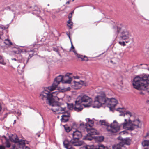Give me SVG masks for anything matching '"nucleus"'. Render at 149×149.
Here are the masks:
<instances>
[{
	"label": "nucleus",
	"instance_id": "39448f33",
	"mask_svg": "<svg viewBox=\"0 0 149 149\" xmlns=\"http://www.w3.org/2000/svg\"><path fill=\"white\" fill-rule=\"evenodd\" d=\"M72 78L67 75L64 77L59 75L55 79L52 86L48 87V89L50 91H53L57 88L60 82H61L63 83L70 84Z\"/></svg>",
	"mask_w": 149,
	"mask_h": 149
},
{
	"label": "nucleus",
	"instance_id": "4d7b16f0",
	"mask_svg": "<svg viewBox=\"0 0 149 149\" xmlns=\"http://www.w3.org/2000/svg\"><path fill=\"white\" fill-rule=\"evenodd\" d=\"M74 13V12L73 11H72L71 12V13H72V14L73 13Z\"/></svg>",
	"mask_w": 149,
	"mask_h": 149
},
{
	"label": "nucleus",
	"instance_id": "ddd939ff",
	"mask_svg": "<svg viewBox=\"0 0 149 149\" xmlns=\"http://www.w3.org/2000/svg\"><path fill=\"white\" fill-rule=\"evenodd\" d=\"M61 108H63L64 111H61V110H59L56 111V112H57L58 113H63V114L61 116L62 118L61 120H63V121L64 122H66L68 121V118L70 116V113L68 111H65L66 108H62V107ZM55 112H56V111Z\"/></svg>",
	"mask_w": 149,
	"mask_h": 149
},
{
	"label": "nucleus",
	"instance_id": "6e6d98bb",
	"mask_svg": "<svg viewBox=\"0 0 149 149\" xmlns=\"http://www.w3.org/2000/svg\"><path fill=\"white\" fill-rule=\"evenodd\" d=\"M32 55H29V57H31L32 56Z\"/></svg>",
	"mask_w": 149,
	"mask_h": 149
},
{
	"label": "nucleus",
	"instance_id": "1a4fd4ad",
	"mask_svg": "<svg viewBox=\"0 0 149 149\" xmlns=\"http://www.w3.org/2000/svg\"><path fill=\"white\" fill-rule=\"evenodd\" d=\"M107 98H106L104 95L97 96L95 98L93 107L99 108L102 104L107 105Z\"/></svg>",
	"mask_w": 149,
	"mask_h": 149
},
{
	"label": "nucleus",
	"instance_id": "680f3d73",
	"mask_svg": "<svg viewBox=\"0 0 149 149\" xmlns=\"http://www.w3.org/2000/svg\"><path fill=\"white\" fill-rule=\"evenodd\" d=\"M145 149H148V148H145Z\"/></svg>",
	"mask_w": 149,
	"mask_h": 149
},
{
	"label": "nucleus",
	"instance_id": "f704fd0d",
	"mask_svg": "<svg viewBox=\"0 0 149 149\" xmlns=\"http://www.w3.org/2000/svg\"><path fill=\"white\" fill-rule=\"evenodd\" d=\"M22 51H23L22 50H21V49H17V50L16 51H14V52L15 53H16V54H18L19 53H20L22 52Z\"/></svg>",
	"mask_w": 149,
	"mask_h": 149
},
{
	"label": "nucleus",
	"instance_id": "6e6552de",
	"mask_svg": "<svg viewBox=\"0 0 149 149\" xmlns=\"http://www.w3.org/2000/svg\"><path fill=\"white\" fill-rule=\"evenodd\" d=\"M118 139L120 140L121 141L118 144L113 145V149H126L125 145H130V144L131 140L129 138L123 139L120 137L118 138Z\"/></svg>",
	"mask_w": 149,
	"mask_h": 149
},
{
	"label": "nucleus",
	"instance_id": "f8f14e48",
	"mask_svg": "<svg viewBox=\"0 0 149 149\" xmlns=\"http://www.w3.org/2000/svg\"><path fill=\"white\" fill-rule=\"evenodd\" d=\"M20 9V6L14 3L12 4L10 6H8L5 8L6 10H9V11H11L13 12L14 14L15 13H19Z\"/></svg>",
	"mask_w": 149,
	"mask_h": 149
},
{
	"label": "nucleus",
	"instance_id": "c85d7f7f",
	"mask_svg": "<svg viewBox=\"0 0 149 149\" xmlns=\"http://www.w3.org/2000/svg\"><path fill=\"white\" fill-rule=\"evenodd\" d=\"M73 52L75 54L76 56L78 58H80L82 59V60H84L82 58L83 56H80V55L78 54L77 53V51L75 50H74Z\"/></svg>",
	"mask_w": 149,
	"mask_h": 149
},
{
	"label": "nucleus",
	"instance_id": "8fccbe9b",
	"mask_svg": "<svg viewBox=\"0 0 149 149\" xmlns=\"http://www.w3.org/2000/svg\"><path fill=\"white\" fill-rule=\"evenodd\" d=\"M1 109H2L1 106V104L0 103V112L1 111Z\"/></svg>",
	"mask_w": 149,
	"mask_h": 149
},
{
	"label": "nucleus",
	"instance_id": "ea45409f",
	"mask_svg": "<svg viewBox=\"0 0 149 149\" xmlns=\"http://www.w3.org/2000/svg\"><path fill=\"white\" fill-rule=\"evenodd\" d=\"M24 147L23 146H19L16 149H24Z\"/></svg>",
	"mask_w": 149,
	"mask_h": 149
},
{
	"label": "nucleus",
	"instance_id": "0e129e2a",
	"mask_svg": "<svg viewBox=\"0 0 149 149\" xmlns=\"http://www.w3.org/2000/svg\"><path fill=\"white\" fill-rule=\"evenodd\" d=\"M47 6H49V4H48Z\"/></svg>",
	"mask_w": 149,
	"mask_h": 149
},
{
	"label": "nucleus",
	"instance_id": "69168bd1",
	"mask_svg": "<svg viewBox=\"0 0 149 149\" xmlns=\"http://www.w3.org/2000/svg\"><path fill=\"white\" fill-rule=\"evenodd\" d=\"M28 59H27V62H28Z\"/></svg>",
	"mask_w": 149,
	"mask_h": 149
},
{
	"label": "nucleus",
	"instance_id": "5fc2aeb1",
	"mask_svg": "<svg viewBox=\"0 0 149 149\" xmlns=\"http://www.w3.org/2000/svg\"><path fill=\"white\" fill-rule=\"evenodd\" d=\"M25 142L26 143V144H28V141H26V140H25Z\"/></svg>",
	"mask_w": 149,
	"mask_h": 149
},
{
	"label": "nucleus",
	"instance_id": "2eb2a0df",
	"mask_svg": "<svg viewBox=\"0 0 149 149\" xmlns=\"http://www.w3.org/2000/svg\"><path fill=\"white\" fill-rule=\"evenodd\" d=\"M86 123L85 124L84 123H82L80 124L79 128L81 129H84V127L83 126V125H84V126H86L87 128L88 127H90L93 125V120H90L89 118H87L86 119Z\"/></svg>",
	"mask_w": 149,
	"mask_h": 149
},
{
	"label": "nucleus",
	"instance_id": "c03bdc74",
	"mask_svg": "<svg viewBox=\"0 0 149 149\" xmlns=\"http://www.w3.org/2000/svg\"><path fill=\"white\" fill-rule=\"evenodd\" d=\"M70 87H68L65 88V91H69L70 90Z\"/></svg>",
	"mask_w": 149,
	"mask_h": 149
},
{
	"label": "nucleus",
	"instance_id": "dca6fc26",
	"mask_svg": "<svg viewBox=\"0 0 149 149\" xmlns=\"http://www.w3.org/2000/svg\"><path fill=\"white\" fill-rule=\"evenodd\" d=\"M29 10V13H31L32 14L36 15H38L40 13V10L36 6L34 7H30Z\"/></svg>",
	"mask_w": 149,
	"mask_h": 149
},
{
	"label": "nucleus",
	"instance_id": "a19ab883",
	"mask_svg": "<svg viewBox=\"0 0 149 149\" xmlns=\"http://www.w3.org/2000/svg\"><path fill=\"white\" fill-rule=\"evenodd\" d=\"M11 60H12L15 61L16 62H17V63H19V60H17L15 58H11Z\"/></svg>",
	"mask_w": 149,
	"mask_h": 149
},
{
	"label": "nucleus",
	"instance_id": "473e14b6",
	"mask_svg": "<svg viewBox=\"0 0 149 149\" xmlns=\"http://www.w3.org/2000/svg\"><path fill=\"white\" fill-rule=\"evenodd\" d=\"M126 42L125 41H120L118 42V43L120 45H121L123 46H124L126 45L125 43Z\"/></svg>",
	"mask_w": 149,
	"mask_h": 149
},
{
	"label": "nucleus",
	"instance_id": "5701e85b",
	"mask_svg": "<svg viewBox=\"0 0 149 149\" xmlns=\"http://www.w3.org/2000/svg\"><path fill=\"white\" fill-rule=\"evenodd\" d=\"M67 107L68 109H69L70 110H72L73 109H74V104L72 103L70 104H67Z\"/></svg>",
	"mask_w": 149,
	"mask_h": 149
},
{
	"label": "nucleus",
	"instance_id": "aec40b11",
	"mask_svg": "<svg viewBox=\"0 0 149 149\" xmlns=\"http://www.w3.org/2000/svg\"><path fill=\"white\" fill-rule=\"evenodd\" d=\"M74 88L75 89H77L80 88L82 86V84L79 82L74 81V85H73Z\"/></svg>",
	"mask_w": 149,
	"mask_h": 149
},
{
	"label": "nucleus",
	"instance_id": "f03ea898",
	"mask_svg": "<svg viewBox=\"0 0 149 149\" xmlns=\"http://www.w3.org/2000/svg\"><path fill=\"white\" fill-rule=\"evenodd\" d=\"M116 111L120 113L119 116H127L128 117V119H125L124 122L120 125L121 127H122L123 129L130 131H132L135 129L140 127V121L139 119H136L132 121L131 120L130 117L132 116L131 112L127 111L124 112L125 109L123 108H118Z\"/></svg>",
	"mask_w": 149,
	"mask_h": 149
},
{
	"label": "nucleus",
	"instance_id": "3c124183",
	"mask_svg": "<svg viewBox=\"0 0 149 149\" xmlns=\"http://www.w3.org/2000/svg\"><path fill=\"white\" fill-rule=\"evenodd\" d=\"M25 149H30L29 147H28L27 146H26Z\"/></svg>",
	"mask_w": 149,
	"mask_h": 149
},
{
	"label": "nucleus",
	"instance_id": "de8ad7c7",
	"mask_svg": "<svg viewBox=\"0 0 149 149\" xmlns=\"http://www.w3.org/2000/svg\"><path fill=\"white\" fill-rule=\"evenodd\" d=\"M66 34L68 36V37L69 38V39L71 41V39L70 38V34L69 33H66Z\"/></svg>",
	"mask_w": 149,
	"mask_h": 149
},
{
	"label": "nucleus",
	"instance_id": "338daca9",
	"mask_svg": "<svg viewBox=\"0 0 149 149\" xmlns=\"http://www.w3.org/2000/svg\"><path fill=\"white\" fill-rule=\"evenodd\" d=\"M39 113L40 114V115H41V114H40V113Z\"/></svg>",
	"mask_w": 149,
	"mask_h": 149
},
{
	"label": "nucleus",
	"instance_id": "7c9ffc66",
	"mask_svg": "<svg viewBox=\"0 0 149 149\" xmlns=\"http://www.w3.org/2000/svg\"><path fill=\"white\" fill-rule=\"evenodd\" d=\"M143 77H146L147 78L145 80V81H146L147 82L146 83L148 84V85H147V86H148V85H149V74L148 76L145 75L144 76H143Z\"/></svg>",
	"mask_w": 149,
	"mask_h": 149
},
{
	"label": "nucleus",
	"instance_id": "4be33fe9",
	"mask_svg": "<svg viewBox=\"0 0 149 149\" xmlns=\"http://www.w3.org/2000/svg\"><path fill=\"white\" fill-rule=\"evenodd\" d=\"M73 23L71 20H68L67 22V26L70 29H72V27Z\"/></svg>",
	"mask_w": 149,
	"mask_h": 149
},
{
	"label": "nucleus",
	"instance_id": "2f4dec72",
	"mask_svg": "<svg viewBox=\"0 0 149 149\" xmlns=\"http://www.w3.org/2000/svg\"><path fill=\"white\" fill-rule=\"evenodd\" d=\"M97 140L99 141H102L104 140V137L102 136H99L97 137Z\"/></svg>",
	"mask_w": 149,
	"mask_h": 149
},
{
	"label": "nucleus",
	"instance_id": "052dcab7",
	"mask_svg": "<svg viewBox=\"0 0 149 149\" xmlns=\"http://www.w3.org/2000/svg\"><path fill=\"white\" fill-rule=\"evenodd\" d=\"M29 108L31 109H33V108H32V107H29Z\"/></svg>",
	"mask_w": 149,
	"mask_h": 149
},
{
	"label": "nucleus",
	"instance_id": "6ab92c4d",
	"mask_svg": "<svg viewBox=\"0 0 149 149\" xmlns=\"http://www.w3.org/2000/svg\"><path fill=\"white\" fill-rule=\"evenodd\" d=\"M93 139V136L88 133L86 135L84 136L83 138V139L87 141H91Z\"/></svg>",
	"mask_w": 149,
	"mask_h": 149
},
{
	"label": "nucleus",
	"instance_id": "72a5a7b5",
	"mask_svg": "<svg viewBox=\"0 0 149 149\" xmlns=\"http://www.w3.org/2000/svg\"><path fill=\"white\" fill-rule=\"evenodd\" d=\"M53 50L57 52V53H58V54H59V55H60V54H59V52L58 51V49L56 47H53Z\"/></svg>",
	"mask_w": 149,
	"mask_h": 149
},
{
	"label": "nucleus",
	"instance_id": "423d86ee",
	"mask_svg": "<svg viewBox=\"0 0 149 149\" xmlns=\"http://www.w3.org/2000/svg\"><path fill=\"white\" fill-rule=\"evenodd\" d=\"M147 78L143 77V76L142 77L139 76L136 77L133 79L132 84L134 87L138 90H143L145 89V86H147L148 84L146 83L145 80Z\"/></svg>",
	"mask_w": 149,
	"mask_h": 149
},
{
	"label": "nucleus",
	"instance_id": "cd10ccee",
	"mask_svg": "<svg viewBox=\"0 0 149 149\" xmlns=\"http://www.w3.org/2000/svg\"><path fill=\"white\" fill-rule=\"evenodd\" d=\"M0 64L6 65V63L4 62V59L0 55Z\"/></svg>",
	"mask_w": 149,
	"mask_h": 149
},
{
	"label": "nucleus",
	"instance_id": "79ce46f5",
	"mask_svg": "<svg viewBox=\"0 0 149 149\" xmlns=\"http://www.w3.org/2000/svg\"><path fill=\"white\" fill-rule=\"evenodd\" d=\"M24 51L25 52H36V50L35 49H33L32 50H30V51H27L26 50H24Z\"/></svg>",
	"mask_w": 149,
	"mask_h": 149
},
{
	"label": "nucleus",
	"instance_id": "4c0bfd02",
	"mask_svg": "<svg viewBox=\"0 0 149 149\" xmlns=\"http://www.w3.org/2000/svg\"><path fill=\"white\" fill-rule=\"evenodd\" d=\"M72 13H70L68 16V18H69V20H71L72 19Z\"/></svg>",
	"mask_w": 149,
	"mask_h": 149
},
{
	"label": "nucleus",
	"instance_id": "20e7f679",
	"mask_svg": "<svg viewBox=\"0 0 149 149\" xmlns=\"http://www.w3.org/2000/svg\"><path fill=\"white\" fill-rule=\"evenodd\" d=\"M92 102V99L86 95L79 96L75 101L74 110L79 112L82 110L83 106L85 107H89L91 106Z\"/></svg>",
	"mask_w": 149,
	"mask_h": 149
},
{
	"label": "nucleus",
	"instance_id": "9d476101",
	"mask_svg": "<svg viewBox=\"0 0 149 149\" xmlns=\"http://www.w3.org/2000/svg\"><path fill=\"white\" fill-rule=\"evenodd\" d=\"M81 131L76 130L75 131H73L72 133V139H74V142L79 143V142H81V143L80 145V146H82L84 143V142L83 141H80L79 139L80 138L83 136V132H84L83 130H81Z\"/></svg>",
	"mask_w": 149,
	"mask_h": 149
},
{
	"label": "nucleus",
	"instance_id": "c9c22d12",
	"mask_svg": "<svg viewBox=\"0 0 149 149\" xmlns=\"http://www.w3.org/2000/svg\"><path fill=\"white\" fill-rule=\"evenodd\" d=\"M145 89H143V90L146 91L149 93V85L148 86H145Z\"/></svg>",
	"mask_w": 149,
	"mask_h": 149
},
{
	"label": "nucleus",
	"instance_id": "412c9836",
	"mask_svg": "<svg viewBox=\"0 0 149 149\" xmlns=\"http://www.w3.org/2000/svg\"><path fill=\"white\" fill-rule=\"evenodd\" d=\"M25 65L24 63H21L20 64L18 65L17 67V70L18 71H23V69Z\"/></svg>",
	"mask_w": 149,
	"mask_h": 149
},
{
	"label": "nucleus",
	"instance_id": "f257e3e1",
	"mask_svg": "<svg viewBox=\"0 0 149 149\" xmlns=\"http://www.w3.org/2000/svg\"><path fill=\"white\" fill-rule=\"evenodd\" d=\"M60 93L59 91H55L50 92L45 90L42 92L40 94V98L43 100H45L46 102L49 105L53 107L51 109L53 112L61 110L64 111L60 106L58 101L60 98H58V95Z\"/></svg>",
	"mask_w": 149,
	"mask_h": 149
},
{
	"label": "nucleus",
	"instance_id": "bb28decb",
	"mask_svg": "<svg viewBox=\"0 0 149 149\" xmlns=\"http://www.w3.org/2000/svg\"><path fill=\"white\" fill-rule=\"evenodd\" d=\"M4 42L7 45H10L12 44V42L8 39H5L4 41Z\"/></svg>",
	"mask_w": 149,
	"mask_h": 149
},
{
	"label": "nucleus",
	"instance_id": "e433bc0d",
	"mask_svg": "<svg viewBox=\"0 0 149 149\" xmlns=\"http://www.w3.org/2000/svg\"><path fill=\"white\" fill-rule=\"evenodd\" d=\"M16 112L18 116H20L21 114V111L19 110H18Z\"/></svg>",
	"mask_w": 149,
	"mask_h": 149
},
{
	"label": "nucleus",
	"instance_id": "4468645a",
	"mask_svg": "<svg viewBox=\"0 0 149 149\" xmlns=\"http://www.w3.org/2000/svg\"><path fill=\"white\" fill-rule=\"evenodd\" d=\"M84 129H81V130H83L84 132H86L88 133H89L92 136H93L94 135L97 134L98 133L97 132V131L95 129L93 128L88 129L87 128V126L86 125L84 126L83 125Z\"/></svg>",
	"mask_w": 149,
	"mask_h": 149
},
{
	"label": "nucleus",
	"instance_id": "a211bd4d",
	"mask_svg": "<svg viewBox=\"0 0 149 149\" xmlns=\"http://www.w3.org/2000/svg\"><path fill=\"white\" fill-rule=\"evenodd\" d=\"M10 139L11 141L15 143H17L19 141V139L17 136L15 134L12 135L11 137H10Z\"/></svg>",
	"mask_w": 149,
	"mask_h": 149
},
{
	"label": "nucleus",
	"instance_id": "7ed1b4c3",
	"mask_svg": "<svg viewBox=\"0 0 149 149\" xmlns=\"http://www.w3.org/2000/svg\"><path fill=\"white\" fill-rule=\"evenodd\" d=\"M125 26L123 24L118 23L115 24L112 29L113 32L120 40H125L126 43L133 41L130 33L127 30H123Z\"/></svg>",
	"mask_w": 149,
	"mask_h": 149
},
{
	"label": "nucleus",
	"instance_id": "49530a36",
	"mask_svg": "<svg viewBox=\"0 0 149 149\" xmlns=\"http://www.w3.org/2000/svg\"><path fill=\"white\" fill-rule=\"evenodd\" d=\"M0 149H5V147L2 145H0Z\"/></svg>",
	"mask_w": 149,
	"mask_h": 149
},
{
	"label": "nucleus",
	"instance_id": "864d4df0",
	"mask_svg": "<svg viewBox=\"0 0 149 149\" xmlns=\"http://www.w3.org/2000/svg\"><path fill=\"white\" fill-rule=\"evenodd\" d=\"M70 3V1H68L66 2V4H69Z\"/></svg>",
	"mask_w": 149,
	"mask_h": 149
},
{
	"label": "nucleus",
	"instance_id": "a18cd8bd",
	"mask_svg": "<svg viewBox=\"0 0 149 149\" xmlns=\"http://www.w3.org/2000/svg\"><path fill=\"white\" fill-rule=\"evenodd\" d=\"M73 77L75 79H79L80 78L78 76H74Z\"/></svg>",
	"mask_w": 149,
	"mask_h": 149
},
{
	"label": "nucleus",
	"instance_id": "13d9d810",
	"mask_svg": "<svg viewBox=\"0 0 149 149\" xmlns=\"http://www.w3.org/2000/svg\"><path fill=\"white\" fill-rule=\"evenodd\" d=\"M40 136V135H39V134H38V137H39Z\"/></svg>",
	"mask_w": 149,
	"mask_h": 149
},
{
	"label": "nucleus",
	"instance_id": "393cba45",
	"mask_svg": "<svg viewBox=\"0 0 149 149\" xmlns=\"http://www.w3.org/2000/svg\"><path fill=\"white\" fill-rule=\"evenodd\" d=\"M18 143H19V146H23V147H24L25 144H26V143L25 142V140H19V141Z\"/></svg>",
	"mask_w": 149,
	"mask_h": 149
},
{
	"label": "nucleus",
	"instance_id": "b1692460",
	"mask_svg": "<svg viewBox=\"0 0 149 149\" xmlns=\"http://www.w3.org/2000/svg\"><path fill=\"white\" fill-rule=\"evenodd\" d=\"M142 144L143 146H149V141L144 140L142 143Z\"/></svg>",
	"mask_w": 149,
	"mask_h": 149
},
{
	"label": "nucleus",
	"instance_id": "37998d69",
	"mask_svg": "<svg viewBox=\"0 0 149 149\" xmlns=\"http://www.w3.org/2000/svg\"><path fill=\"white\" fill-rule=\"evenodd\" d=\"M114 60V59L113 58V59H112V60H111L110 61V62L112 63H113V64H115L116 63V62H113V61Z\"/></svg>",
	"mask_w": 149,
	"mask_h": 149
},
{
	"label": "nucleus",
	"instance_id": "e2e57ef3",
	"mask_svg": "<svg viewBox=\"0 0 149 149\" xmlns=\"http://www.w3.org/2000/svg\"><path fill=\"white\" fill-rule=\"evenodd\" d=\"M15 120L14 121V123H15Z\"/></svg>",
	"mask_w": 149,
	"mask_h": 149
},
{
	"label": "nucleus",
	"instance_id": "9b49d317",
	"mask_svg": "<svg viewBox=\"0 0 149 149\" xmlns=\"http://www.w3.org/2000/svg\"><path fill=\"white\" fill-rule=\"evenodd\" d=\"M118 103V101L115 98H107V106L110 108V110L113 111L115 107Z\"/></svg>",
	"mask_w": 149,
	"mask_h": 149
},
{
	"label": "nucleus",
	"instance_id": "c756f323",
	"mask_svg": "<svg viewBox=\"0 0 149 149\" xmlns=\"http://www.w3.org/2000/svg\"><path fill=\"white\" fill-rule=\"evenodd\" d=\"M8 25L5 26L2 25H0V29H1L2 31L8 28Z\"/></svg>",
	"mask_w": 149,
	"mask_h": 149
},
{
	"label": "nucleus",
	"instance_id": "58836bf2",
	"mask_svg": "<svg viewBox=\"0 0 149 149\" xmlns=\"http://www.w3.org/2000/svg\"><path fill=\"white\" fill-rule=\"evenodd\" d=\"M123 55V53H119L118 56V59L120 58Z\"/></svg>",
	"mask_w": 149,
	"mask_h": 149
},
{
	"label": "nucleus",
	"instance_id": "f3484780",
	"mask_svg": "<svg viewBox=\"0 0 149 149\" xmlns=\"http://www.w3.org/2000/svg\"><path fill=\"white\" fill-rule=\"evenodd\" d=\"M2 138V139H1V140L2 141V143L3 144L5 143L7 147L9 148L10 147V144L9 140L5 136H3Z\"/></svg>",
	"mask_w": 149,
	"mask_h": 149
},
{
	"label": "nucleus",
	"instance_id": "09e8293b",
	"mask_svg": "<svg viewBox=\"0 0 149 149\" xmlns=\"http://www.w3.org/2000/svg\"><path fill=\"white\" fill-rule=\"evenodd\" d=\"M71 48H72V49H74V47L73 46V45H72V43L71 42Z\"/></svg>",
	"mask_w": 149,
	"mask_h": 149
},
{
	"label": "nucleus",
	"instance_id": "a878e982",
	"mask_svg": "<svg viewBox=\"0 0 149 149\" xmlns=\"http://www.w3.org/2000/svg\"><path fill=\"white\" fill-rule=\"evenodd\" d=\"M64 129L66 132H68L71 131V129L68 125H64Z\"/></svg>",
	"mask_w": 149,
	"mask_h": 149
},
{
	"label": "nucleus",
	"instance_id": "603ef678",
	"mask_svg": "<svg viewBox=\"0 0 149 149\" xmlns=\"http://www.w3.org/2000/svg\"><path fill=\"white\" fill-rule=\"evenodd\" d=\"M139 93L141 95H143L144 94V93L142 92H139Z\"/></svg>",
	"mask_w": 149,
	"mask_h": 149
},
{
	"label": "nucleus",
	"instance_id": "bf43d9fd",
	"mask_svg": "<svg viewBox=\"0 0 149 149\" xmlns=\"http://www.w3.org/2000/svg\"><path fill=\"white\" fill-rule=\"evenodd\" d=\"M15 148V146H13V149H14Z\"/></svg>",
	"mask_w": 149,
	"mask_h": 149
},
{
	"label": "nucleus",
	"instance_id": "0eeeda50",
	"mask_svg": "<svg viewBox=\"0 0 149 149\" xmlns=\"http://www.w3.org/2000/svg\"><path fill=\"white\" fill-rule=\"evenodd\" d=\"M100 122L101 124L107 126V131L110 133H116L120 130V127L118 125V123L116 120H114L110 126L108 125V123L104 120H100Z\"/></svg>",
	"mask_w": 149,
	"mask_h": 149
},
{
	"label": "nucleus",
	"instance_id": "774afa93",
	"mask_svg": "<svg viewBox=\"0 0 149 149\" xmlns=\"http://www.w3.org/2000/svg\"><path fill=\"white\" fill-rule=\"evenodd\" d=\"M84 60H86V61H87V59H86V60H85V59H84Z\"/></svg>",
	"mask_w": 149,
	"mask_h": 149
}]
</instances>
